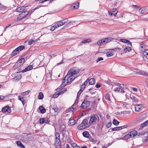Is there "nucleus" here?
Masks as SVG:
<instances>
[{
    "label": "nucleus",
    "mask_w": 148,
    "mask_h": 148,
    "mask_svg": "<svg viewBox=\"0 0 148 148\" xmlns=\"http://www.w3.org/2000/svg\"><path fill=\"white\" fill-rule=\"evenodd\" d=\"M108 12L111 16H115L117 14V11L116 8H114L112 10L108 11Z\"/></svg>",
    "instance_id": "obj_9"
},
{
    "label": "nucleus",
    "mask_w": 148,
    "mask_h": 148,
    "mask_svg": "<svg viewBox=\"0 0 148 148\" xmlns=\"http://www.w3.org/2000/svg\"><path fill=\"white\" fill-rule=\"evenodd\" d=\"M120 89V86H119L115 88L114 89V91L115 92H119V90Z\"/></svg>",
    "instance_id": "obj_60"
},
{
    "label": "nucleus",
    "mask_w": 148,
    "mask_h": 148,
    "mask_svg": "<svg viewBox=\"0 0 148 148\" xmlns=\"http://www.w3.org/2000/svg\"><path fill=\"white\" fill-rule=\"evenodd\" d=\"M129 135V133L126 134L125 136H124L123 138H122L121 139L123 140H128L130 138V136Z\"/></svg>",
    "instance_id": "obj_25"
},
{
    "label": "nucleus",
    "mask_w": 148,
    "mask_h": 148,
    "mask_svg": "<svg viewBox=\"0 0 148 148\" xmlns=\"http://www.w3.org/2000/svg\"><path fill=\"white\" fill-rule=\"evenodd\" d=\"M11 95V94L8 95H6L5 96H0V100H3L4 99H5V101H6L7 100H6V98L7 97H8L9 96Z\"/></svg>",
    "instance_id": "obj_28"
},
{
    "label": "nucleus",
    "mask_w": 148,
    "mask_h": 148,
    "mask_svg": "<svg viewBox=\"0 0 148 148\" xmlns=\"http://www.w3.org/2000/svg\"><path fill=\"white\" fill-rule=\"evenodd\" d=\"M142 105L141 104L137 105L135 106V110L136 111L139 112L141 110Z\"/></svg>",
    "instance_id": "obj_15"
},
{
    "label": "nucleus",
    "mask_w": 148,
    "mask_h": 148,
    "mask_svg": "<svg viewBox=\"0 0 148 148\" xmlns=\"http://www.w3.org/2000/svg\"><path fill=\"white\" fill-rule=\"evenodd\" d=\"M105 98L106 99L108 100L109 101H110V95L109 93H107L106 94Z\"/></svg>",
    "instance_id": "obj_40"
},
{
    "label": "nucleus",
    "mask_w": 148,
    "mask_h": 148,
    "mask_svg": "<svg viewBox=\"0 0 148 148\" xmlns=\"http://www.w3.org/2000/svg\"><path fill=\"white\" fill-rule=\"evenodd\" d=\"M87 127V126H85L84 125L82 122L78 126L77 128L79 130H82L86 128Z\"/></svg>",
    "instance_id": "obj_14"
},
{
    "label": "nucleus",
    "mask_w": 148,
    "mask_h": 148,
    "mask_svg": "<svg viewBox=\"0 0 148 148\" xmlns=\"http://www.w3.org/2000/svg\"><path fill=\"white\" fill-rule=\"evenodd\" d=\"M79 2H77L72 4V5L73 6V8L75 9H77L79 6Z\"/></svg>",
    "instance_id": "obj_22"
},
{
    "label": "nucleus",
    "mask_w": 148,
    "mask_h": 148,
    "mask_svg": "<svg viewBox=\"0 0 148 148\" xmlns=\"http://www.w3.org/2000/svg\"><path fill=\"white\" fill-rule=\"evenodd\" d=\"M30 92V91L29 90H28L26 91L25 92H23V95H27Z\"/></svg>",
    "instance_id": "obj_64"
},
{
    "label": "nucleus",
    "mask_w": 148,
    "mask_h": 148,
    "mask_svg": "<svg viewBox=\"0 0 148 148\" xmlns=\"http://www.w3.org/2000/svg\"><path fill=\"white\" fill-rule=\"evenodd\" d=\"M52 108L55 111V112H57L58 111V108L56 106H53Z\"/></svg>",
    "instance_id": "obj_45"
},
{
    "label": "nucleus",
    "mask_w": 148,
    "mask_h": 148,
    "mask_svg": "<svg viewBox=\"0 0 148 148\" xmlns=\"http://www.w3.org/2000/svg\"><path fill=\"white\" fill-rule=\"evenodd\" d=\"M8 106H6L2 108V110L3 112L4 113L7 112L9 108V107H8Z\"/></svg>",
    "instance_id": "obj_41"
},
{
    "label": "nucleus",
    "mask_w": 148,
    "mask_h": 148,
    "mask_svg": "<svg viewBox=\"0 0 148 148\" xmlns=\"http://www.w3.org/2000/svg\"><path fill=\"white\" fill-rule=\"evenodd\" d=\"M147 10L145 7L140 8L139 10V12L142 14H143L146 12Z\"/></svg>",
    "instance_id": "obj_24"
},
{
    "label": "nucleus",
    "mask_w": 148,
    "mask_h": 148,
    "mask_svg": "<svg viewBox=\"0 0 148 148\" xmlns=\"http://www.w3.org/2000/svg\"><path fill=\"white\" fill-rule=\"evenodd\" d=\"M18 99L21 101L23 105H24L25 103V101L23 97H21L20 96H18Z\"/></svg>",
    "instance_id": "obj_33"
},
{
    "label": "nucleus",
    "mask_w": 148,
    "mask_h": 148,
    "mask_svg": "<svg viewBox=\"0 0 148 148\" xmlns=\"http://www.w3.org/2000/svg\"><path fill=\"white\" fill-rule=\"evenodd\" d=\"M120 41L121 42H122L126 43L127 42V40L124 39H120Z\"/></svg>",
    "instance_id": "obj_62"
},
{
    "label": "nucleus",
    "mask_w": 148,
    "mask_h": 148,
    "mask_svg": "<svg viewBox=\"0 0 148 148\" xmlns=\"http://www.w3.org/2000/svg\"><path fill=\"white\" fill-rule=\"evenodd\" d=\"M113 123L114 125L117 126L119 125V122L116 119H114L113 121Z\"/></svg>",
    "instance_id": "obj_37"
},
{
    "label": "nucleus",
    "mask_w": 148,
    "mask_h": 148,
    "mask_svg": "<svg viewBox=\"0 0 148 148\" xmlns=\"http://www.w3.org/2000/svg\"><path fill=\"white\" fill-rule=\"evenodd\" d=\"M22 78L21 75L18 74L16 75L13 79V80L15 81H18Z\"/></svg>",
    "instance_id": "obj_13"
},
{
    "label": "nucleus",
    "mask_w": 148,
    "mask_h": 148,
    "mask_svg": "<svg viewBox=\"0 0 148 148\" xmlns=\"http://www.w3.org/2000/svg\"><path fill=\"white\" fill-rule=\"evenodd\" d=\"M68 77L66 79V83L67 84H71L72 82L76 77L73 75H68Z\"/></svg>",
    "instance_id": "obj_5"
},
{
    "label": "nucleus",
    "mask_w": 148,
    "mask_h": 148,
    "mask_svg": "<svg viewBox=\"0 0 148 148\" xmlns=\"http://www.w3.org/2000/svg\"><path fill=\"white\" fill-rule=\"evenodd\" d=\"M88 120L86 119H84L82 122V123H83V124L85 125V126H86V125H88Z\"/></svg>",
    "instance_id": "obj_38"
},
{
    "label": "nucleus",
    "mask_w": 148,
    "mask_h": 148,
    "mask_svg": "<svg viewBox=\"0 0 148 148\" xmlns=\"http://www.w3.org/2000/svg\"><path fill=\"white\" fill-rule=\"evenodd\" d=\"M68 84H67L66 83V84H65V81H62V83L61 85V86L62 87H64L66 85Z\"/></svg>",
    "instance_id": "obj_59"
},
{
    "label": "nucleus",
    "mask_w": 148,
    "mask_h": 148,
    "mask_svg": "<svg viewBox=\"0 0 148 148\" xmlns=\"http://www.w3.org/2000/svg\"><path fill=\"white\" fill-rule=\"evenodd\" d=\"M16 144L17 146L22 148H25V146L22 144L21 141H18L16 142Z\"/></svg>",
    "instance_id": "obj_23"
},
{
    "label": "nucleus",
    "mask_w": 148,
    "mask_h": 148,
    "mask_svg": "<svg viewBox=\"0 0 148 148\" xmlns=\"http://www.w3.org/2000/svg\"><path fill=\"white\" fill-rule=\"evenodd\" d=\"M112 123L111 122H110L109 123L106 124V127L107 128H109L111 126Z\"/></svg>",
    "instance_id": "obj_61"
},
{
    "label": "nucleus",
    "mask_w": 148,
    "mask_h": 148,
    "mask_svg": "<svg viewBox=\"0 0 148 148\" xmlns=\"http://www.w3.org/2000/svg\"><path fill=\"white\" fill-rule=\"evenodd\" d=\"M55 136L56 137L55 140L60 141V135L58 132H55Z\"/></svg>",
    "instance_id": "obj_27"
},
{
    "label": "nucleus",
    "mask_w": 148,
    "mask_h": 148,
    "mask_svg": "<svg viewBox=\"0 0 148 148\" xmlns=\"http://www.w3.org/2000/svg\"><path fill=\"white\" fill-rule=\"evenodd\" d=\"M129 106L126 103H125L123 105V107L127 109L128 106Z\"/></svg>",
    "instance_id": "obj_55"
},
{
    "label": "nucleus",
    "mask_w": 148,
    "mask_h": 148,
    "mask_svg": "<svg viewBox=\"0 0 148 148\" xmlns=\"http://www.w3.org/2000/svg\"><path fill=\"white\" fill-rule=\"evenodd\" d=\"M130 98L132 100L135 102H138V99H137L135 96H134L132 95H130Z\"/></svg>",
    "instance_id": "obj_26"
},
{
    "label": "nucleus",
    "mask_w": 148,
    "mask_h": 148,
    "mask_svg": "<svg viewBox=\"0 0 148 148\" xmlns=\"http://www.w3.org/2000/svg\"><path fill=\"white\" fill-rule=\"evenodd\" d=\"M75 123V120L73 119H69L68 121V124L70 126H72L74 125Z\"/></svg>",
    "instance_id": "obj_17"
},
{
    "label": "nucleus",
    "mask_w": 148,
    "mask_h": 148,
    "mask_svg": "<svg viewBox=\"0 0 148 148\" xmlns=\"http://www.w3.org/2000/svg\"><path fill=\"white\" fill-rule=\"evenodd\" d=\"M58 26L56 25V24H55L53 26H51V31H54L55 29H56L57 27Z\"/></svg>",
    "instance_id": "obj_47"
},
{
    "label": "nucleus",
    "mask_w": 148,
    "mask_h": 148,
    "mask_svg": "<svg viewBox=\"0 0 148 148\" xmlns=\"http://www.w3.org/2000/svg\"><path fill=\"white\" fill-rule=\"evenodd\" d=\"M33 66L32 65H30L26 67L25 69L24 70L20 71L19 72H17V73H24L25 72H26L28 71L31 70L32 69H33Z\"/></svg>",
    "instance_id": "obj_6"
},
{
    "label": "nucleus",
    "mask_w": 148,
    "mask_h": 148,
    "mask_svg": "<svg viewBox=\"0 0 148 148\" xmlns=\"http://www.w3.org/2000/svg\"><path fill=\"white\" fill-rule=\"evenodd\" d=\"M6 8L5 6H0V10H6Z\"/></svg>",
    "instance_id": "obj_54"
},
{
    "label": "nucleus",
    "mask_w": 148,
    "mask_h": 148,
    "mask_svg": "<svg viewBox=\"0 0 148 148\" xmlns=\"http://www.w3.org/2000/svg\"><path fill=\"white\" fill-rule=\"evenodd\" d=\"M95 82V79L91 78L89 81V84L90 85H93Z\"/></svg>",
    "instance_id": "obj_34"
},
{
    "label": "nucleus",
    "mask_w": 148,
    "mask_h": 148,
    "mask_svg": "<svg viewBox=\"0 0 148 148\" xmlns=\"http://www.w3.org/2000/svg\"><path fill=\"white\" fill-rule=\"evenodd\" d=\"M27 7V6L24 5L18 7L16 9V11L18 12H22L23 11H24L25 8Z\"/></svg>",
    "instance_id": "obj_11"
},
{
    "label": "nucleus",
    "mask_w": 148,
    "mask_h": 148,
    "mask_svg": "<svg viewBox=\"0 0 148 148\" xmlns=\"http://www.w3.org/2000/svg\"><path fill=\"white\" fill-rule=\"evenodd\" d=\"M35 40H34L33 39L31 40L28 41V44L29 45H31L32 44L35 43Z\"/></svg>",
    "instance_id": "obj_42"
},
{
    "label": "nucleus",
    "mask_w": 148,
    "mask_h": 148,
    "mask_svg": "<svg viewBox=\"0 0 148 148\" xmlns=\"http://www.w3.org/2000/svg\"><path fill=\"white\" fill-rule=\"evenodd\" d=\"M39 109L40 110V112L42 114H44L46 112V109L42 106H41L39 107Z\"/></svg>",
    "instance_id": "obj_16"
},
{
    "label": "nucleus",
    "mask_w": 148,
    "mask_h": 148,
    "mask_svg": "<svg viewBox=\"0 0 148 148\" xmlns=\"http://www.w3.org/2000/svg\"><path fill=\"white\" fill-rule=\"evenodd\" d=\"M21 65V64L19 63H18V61L14 65L13 67V68L14 69H17L18 67H20Z\"/></svg>",
    "instance_id": "obj_30"
},
{
    "label": "nucleus",
    "mask_w": 148,
    "mask_h": 148,
    "mask_svg": "<svg viewBox=\"0 0 148 148\" xmlns=\"http://www.w3.org/2000/svg\"><path fill=\"white\" fill-rule=\"evenodd\" d=\"M66 130L64 129H63L62 131V134L63 137L66 134Z\"/></svg>",
    "instance_id": "obj_49"
},
{
    "label": "nucleus",
    "mask_w": 148,
    "mask_h": 148,
    "mask_svg": "<svg viewBox=\"0 0 148 148\" xmlns=\"http://www.w3.org/2000/svg\"><path fill=\"white\" fill-rule=\"evenodd\" d=\"M103 60V58L102 57H100L98 58V59L96 60V62L97 63L98 62H99L102 60Z\"/></svg>",
    "instance_id": "obj_56"
},
{
    "label": "nucleus",
    "mask_w": 148,
    "mask_h": 148,
    "mask_svg": "<svg viewBox=\"0 0 148 148\" xmlns=\"http://www.w3.org/2000/svg\"><path fill=\"white\" fill-rule=\"evenodd\" d=\"M80 96V95H79V94H77L76 100L75 103H76V104L75 105V106H76V104H77V103L78 102V99L79 97Z\"/></svg>",
    "instance_id": "obj_53"
},
{
    "label": "nucleus",
    "mask_w": 148,
    "mask_h": 148,
    "mask_svg": "<svg viewBox=\"0 0 148 148\" xmlns=\"http://www.w3.org/2000/svg\"><path fill=\"white\" fill-rule=\"evenodd\" d=\"M106 38L99 40L97 42V44L99 46H100L101 44H104L107 43Z\"/></svg>",
    "instance_id": "obj_10"
},
{
    "label": "nucleus",
    "mask_w": 148,
    "mask_h": 148,
    "mask_svg": "<svg viewBox=\"0 0 148 148\" xmlns=\"http://www.w3.org/2000/svg\"><path fill=\"white\" fill-rule=\"evenodd\" d=\"M113 53L112 52H109L108 53L106 54V56L108 57H110L113 56Z\"/></svg>",
    "instance_id": "obj_52"
},
{
    "label": "nucleus",
    "mask_w": 148,
    "mask_h": 148,
    "mask_svg": "<svg viewBox=\"0 0 148 148\" xmlns=\"http://www.w3.org/2000/svg\"><path fill=\"white\" fill-rule=\"evenodd\" d=\"M137 134V131L135 130L132 131L129 133V135H131L130 136L131 138L133 137L135 138V136H136Z\"/></svg>",
    "instance_id": "obj_7"
},
{
    "label": "nucleus",
    "mask_w": 148,
    "mask_h": 148,
    "mask_svg": "<svg viewBox=\"0 0 148 148\" xmlns=\"http://www.w3.org/2000/svg\"><path fill=\"white\" fill-rule=\"evenodd\" d=\"M30 14H29L28 11L24 10L17 16L14 21L15 22L20 21L23 19L26 20L30 18Z\"/></svg>",
    "instance_id": "obj_1"
},
{
    "label": "nucleus",
    "mask_w": 148,
    "mask_h": 148,
    "mask_svg": "<svg viewBox=\"0 0 148 148\" xmlns=\"http://www.w3.org/2000/svg\"><path fill=\"white\" fill-rule=\"evenodd\" d=\"M79 69H76V68L75 67H72L68 71L67 75H76L79 73Z\"/></svg>",
    "instance_id": "obj_3"
},
{
    "label": "nucleus",
    "mask_w": 148,
    "mask_h": 148,
    "mask_svg": "<svg viewBox=\"0 0 148 148\" xmlns=\"http://www.w3.org/2000/svg\"><path fill=\"white\" fill-rule=\"evenodd\" d=\"M84 137L88 138L89 136V134L88 132L84 131L82 133Z\"/></svg>",
    "instance_id": "obj_32"
},
{
    "label": "nucleus",
    "mask_w": 148,
    "mask_h": 148,
    "mask_svg": "<svg viewBox=\"0 0 148 148\" xmlns=\"http://www.w3.org/2000/svg\"><path fill=\"white\" fill-rule=\"evenodd\" d=\"M99 118L97 114H91L90 116V119L89 121V123L90 124H93V122L95 123L96 121H99Z\"/></svg>",
    "instance_id": "obj_2"
},
{
    "label": "nucleus",
    "mask_w": 148,
    "mask_h": 148,
    "mask_svg": "<svg viewBox=\"0 0 148 148\" xmlns=\"http://www.w3.org/2000/svg\"><path fill=\"white\" fill-rule=\"evenodd\" d=\"M55 145L56 148H60L61 145L60 140H55Z\"/></svg>",
    "instance_id": "obj_18"
},
{
    "label": "nucleus",
    "mask_w": 148,
    "mask_h": 148,
    "mask_svg": "<svg viewBox=\"0 0 148 148\" xmlns=\"http://www.w3.org/2000/svg\"><path fill=\"white\" fill-rule=\"evenodd\" d=\"M143 142H145L148 140V136H145L143 138Z\"/></svg>",
    "instance_id": "obj_57"
},
{
    "label": "nucleus",
    "mask_w": 148,
    "mask_h": 148,
    "mask_svg": "<svg viewBox=\"0 0 148 148\" xmlns=\"http://www.w3.org/2000/svg\"><path fill=\"white\" fill-rule=\"evenodd\" d=\"M123 129L122 127H117L112 129V131H119Z\"/></svg>",
    "instance_id": "obj_29"
},
{
    "label": "nucleus",
    "mask_w": 148,
    "mask_h": 148,
    "mask_svg": "<svg viewBox=\"0 0 148 148\" xmlns=\"http://www.w3.org/2000/svg\"><path fill=\"white\" fill-rule=\"evenodd\" d=\"M61 21L62 22V23L64 24V25L68 21V20L67 18H65L61 20Z\"/></svg>",
    "instance_id": "obj_48"
},
{
    "label": "nucleus",
    "mask_w": 148,
    "mask_h": 148,
    "mask_svg": "<svg viewBox=\"0 0 148 148\" xmlns=\"http://www.w3.org/2000/svg\"><path fill=\"white\" fill-rule=\"evenodd\" d=\"M143 54L144 55H148V49H145L143 52Z\"/></svg>",
    "instance_id": "obj_51"
},
{
    "label": "nucleus",
    "mask_w": 148,
    "mask_h": 148,
    "mask_svg": "<svg viewBox=\"0 0 148 148\" xmlns=\"http://www.w3.org/2000/svg\"><path fill=\"white\" fill-rule=\"evenodd\" d=\"M137 73L139 75H143L146 77L148 76V73L147 72L139 70L137 71Z\"/></svg>",
    "instance_id": "obj_12"
},
{
    "label": "nucleus",
    "mask_w": 148,
    "mask_h": 148,
    "mask_svg": "<svg viewBox=\"0 0 148 148\" xmlns=\"http://www.w3.org/2000/svg\"><path fill=\"white\" fill-rule=\"evenodd\" d=\"M44 119H45V123H48L50 122V120L49 119V118H47V117H45V118H44Z\"/></svg>",
    "instance_id": "obj_50"
},
{
    "label": "nucleus",
    "mask_w": 148,
    "mask_h": 148,
    "mask_svg": "<svg viewBox=\"0 0 148 148\" xmlns=\"http://www.w3.org/2000/svg\"><path fill=\"white\" fill-rule=\"evenodd\" d=\"M119 86L121 87L123 89H124V88H126L127 87L126 86V85L125 84H119Z\"/></svg>",
    "instance_id": "obj_58"
},
{
    "label": "nucleus",
    "mask_w": 148,
    "mask_h": 148,
    "mask_svg": "<svg viewBox=\"0 0 148 148\" xmlns=\"http://www.w3.org/2000/svg\"><path fill=\"white\" fill-rule=\"evenodd\" d=\"M25 48V47L24 46L21 45L18 47L17 48V50L20 52V51L24 49Z\"/></svg>",
    "instance_id": "obj_35"
},
{
    "label": "nucleus",
    "mask_w": 148,
    "mask_h": 148,
    "mask_svg": "<svg viewBox=\"0 0 148 148\" xmlns=\"http://www.w3.org/2000/svg\"><path fill=\"white\" fill-rule=\"evenodd\" d=\"M91 42V40L90 39H87L86 40H83L81 41L82 43H85L87 42Z\"/></svg>",
    "instance_id": "obj_36"
},
{
    "label": "nucleus",
    "mask_w": 148,
    "mask_h": 148,
    "mask_svg": "<svg viewBox=\"0 0 148 148\" xmlns=\"http://www.w3.org/2000/svg\"><path fill=\"white\" fill-rule=\"evenodd\" d=\"M44 118H40L39 120V122L40 124H43L45 123Z\"/></svg>",
    "instance_id": "obj_46"
},
{
    "label": "nucleus",
    "mask_w": 148,
    "mask_h": 148,
    "mask_svg": "<svg viewBox=\"0 0 148 148\" xmlns=\"http://www.w3.org/2000/svg\"><path fill=\"white\" fill-rule=\"evenodd\" d=\"M90 103V101H87L86 99H84L80 106V107L82 109H86L89 106Z\"/></svg>",
    "instance_id": "obj_4"
},
{
    "label": "nucleus",
    "mask_w": 148,
    "mask_h": 148,
    "mask_svg": "<svg viewBox=\"0 0 148 148\" xmlns=\"http://www.w3.org/2000/svg\"><path fill=\"white\" fill-rule=\"evenodd\" d=\"M62 23V21H61V20L60 21L56 23V25L58 26L57 27H59L60 26H61L64 25V24Z\"/></svg>",
    "instance_id": "obj_39"
},
{
    "label": "nucleus",
    "mask_w": 148,
    "mask_h": 148,
    "mask_svg": "<svg viewBox=\"0 0 148 148\" xmlns=\"http://www.w3.org/2000/svg\"><path fill=\"white\" fill-rule=\"evenodd\" d=\"M148 126V120L140 125V128Z\"/></svg>",
    "instance_id": "obj_21"
},
{
    "label": "nucleus",
    "mask_w": 148,
    "mask_h": 148,
    "mask_svg": "<svg viewBox=\"0 0 148 148\" xmlns=\"http://www.w3.org/2000/svg\"><path fill=\"white\" fill-rule=\"evenodd\" d=\"M71 145L74 148H79L80 147L75 143H72Z\"/></svg>",
    "instance_id": "obj_43"
},
{
    "label": "nucleus",
    "mask_w": 148,
    "mask_h": 148,
    "mask_svg": "<svg viewBox=\"0 0 148 148\" xmlns=\"http://www.w3.org/2000/svg\"><path fill=\"white\" fill-rule=\"evenodd\" d=\"M44 97L43 94L42 92H40L39 93L38 96V98L39 99H42Z\"/></svg>",
    "instance_id": "obj_31"
},
{
    "label": "nucleus",
    "mask_w": 148,
    "mask_h": 148,
    "mask_svg": "<svg viewBox=\"0 0 148 148\" xmlns=\"http://www.w3.org/2000/svg\"><path fill=\"white\" fill-rule=\"evenodd\" d=\"M18 63H19L21 65H22L25 62V58H21V57H20L17 61Z\"/></svg>",
    "instance_id": "obj_19"
},
{
    "label": "nucleus",
    "mask_w": 148,
    "mask_h": 148,
    "mask_svg": "<svg viewBox=\"0 0 148 148\" xmlns=\"http://www.w3.org/2000/svg\"><path fill=\"white\" fill-rule=\"evenodd\" d=\"M72 109H75L73 108H69V109H68L66 110V112H68L70 111H72V112H73Z\"/></svg>",
    "instance_id": "obj_63"
},
{
    "label": "nucleus",
    "mask_w": 148,
    "mask_h": 148,
    "mask_svg": "<svg viewBox=\"0 0 148 148\" xmlns=\"http://www.w3.org/2000/svg\"><path fill=\"white\" fill-rule=\"evenodd\" d=\"M46 5H39L38 6L33 8H32V9L31 10H30L29 11H28V12H29V14H30V18L31 15V13L33 12L35 10L38 9V8H40L41 7H44V6H46Z\"/></svg>",
    "instance_id": "obj_8"
},
{
    "label": "nucleus",
    "mask_w": 148,
    "mask_h": 148,
    "mask_svg": "<svg viewBox=\"0 0 148 148\" xmlns=\"http://www.w3.org/2000/svg\"><path fill=\"white\" fill-rule=\"evenodd\" d=\"M17 49L16 48L12 51L11 54L12 56H14L19 53Z\"/></svg>",
    "instance_id": "obj_20"
},
{
    "label": "nucleus",
    "mask_w": 148,
    "mask_h": 148,
    "mask_svg": "<svg viewBox=\"0 0 148 148\" xmlns=\"http://www.w3.org/2000/svg\"><path fill=\"white\" fill-rule=\"evenodd\" d=\"M106 41L107 43L112 41L113 40V38H112L110 37L106 38Z\"/></svg>",
    "instance_id": "obj_44"
}]
</instances>
